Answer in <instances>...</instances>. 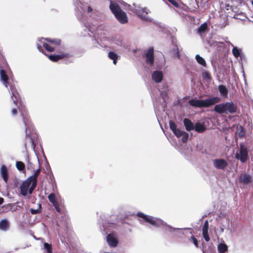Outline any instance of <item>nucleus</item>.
<instances>
[{"label":"nucleus","instance_id":"39","mask_svg":"<svg viewBox=\"0 0 253 253\" xmlns=\"http://www.w3.org/2000/svg\"><path fill=\"white\" fill-rule=\"evenodd\" d=\"M30 212L33 214H36L40 213V211L39 209L35 210V209H30Z\"/></svg>","mask_w":253,"mask_h":253},{"label":"nucleus","instance_id":"9","mask_svg":"<svg viewBox=\"0 0 253 253\" xmlns=\"http://www.w3.org/2000/svg\"><path fill=\"white\" fill-rule=\"evenodd\" d=\"M144 56L146 57V63L152 66L154 62V49L153 47H150L144 54Z\"/></svg>","mask_w":253,"mask_h":253},{"label":"nucleus","instance_id":"49","mask_svg":"<svg viewBox=\"0 0 253 253\" xmlns=\"http://www.w3.org/2000/svg\"><path fill=\"white\" fill-rule=\"evenodd\" d=\"M252 4H253V1H252Z\"/></svg>","mask_w":253,"mask_h":253},{"label":"nucleus","instance_id":"41","mask_svg":"<svg viewBox=\"0 0 253 253\" xmlns=\"http://www.w3.org/2000/svg\"><path fill=\"white\" fill-rule=\"evenodd\" d=\"M175 52H176V54H175V56H176L178 58H179L180 54L179 53L178 48L177 45H175Z\"/></svg>","mask_w":253,"mask_h":253},{"label":"nucleus","instance_id":"28","mask_svg":"<svg viewBox=\"0 0 253 253\" xmlns=\"http://www.w3.org/2000/svg\"><path fill=\"white\" fill-rule=\"evenodd\" d=\"M208 28L207 24L206 23H204L202 24L197 29V33L199 34H201L202 33L205 32Z\"/></svg>","mask_w":253,"mask_h":253},{"label":"nucleus","instance_id":"32","mask_svg":"<svg viewBox=\"0 0 253 253\" xmlns=\"http://www.w3.org/2000/svg\"><path fill=\"white\" fill-rule=\"evenodd\" d=\"M44 249L46 250V253H52V246L51 244L44 243Z\"/></svg>","mask_w":253,"mask_h":253},{"label":"nucleus","instance_id":"18","mask_svg":"<svg viewBox=\"0 0 253 253\" xmlns=\"http://www.w3.org/2000/svg\"><path fill=\"white\" fill-rule=\"evenodd\" d=\"M0 173L3 180L5 182L7 183L8 179V173L6 167L4 165H2L1 167Z\"/></svg>","mask_w":253,"mask_h":253},{"label":"nucleus","instance_id":"29","mask_svg":"<svg viewBox=\"0 0 253 253\" xmlns=\"http://www.w3.org/2000/svg\"><path fill=\"white\" fill-rule=\"evenodd\" d=\"M227 248L228 247L226 244L222 243L220 244L218 247V251L220 253H224L227 251Z\"/></svg>","mask_w":253,"mask_h":253},{"label":"nucleus","instance_id":"37","mask_svg":"<svg viewBox=\"0 0 253 253\" xmlns=\"http://www.w3.org/2000/svg\"><path fill=\"white\" fill-rule=\"evenodd\" d=\"M169 130L174 134V122L171 120L169 121Z\"/></svg>","mask_w":253,"mask_h":253},{"label":"nucleus","instance_id":"15","mask_svg":"<svg viewBox=\"0 0 253 253\" xmlns=\"http://www.w3.org/2000/svg\"><path fill=\"white\" fill-rule=\"evenodd\" d=\"M107 241L110 246L112 247H116L118 243L117 239L112 234H109L107 236Z\"/></svg>","mask_w":253,"mask_h":253},{"label":"nucleus","instance_id":"21","mask_svg":"<svg viewBox=\"0 0 253 253\" xmlns=\"http://www.w3.org/2000/svg\"><path fill=\"white\" fill-rule=\"evenodd\" d=\"M9 228V223L6 219H3L0 221V229L6 231Z\"/></svg>","mask_w":253,"mask_h":253},{"label":"nucleus","instance_id":"48","mask_svg":"<svg viewBox=\"0 0 253 253\" xmlns=\"http://www.w3.org/2000/svg\"><path fill=\"white\" fill-rule=\"evenodd\" d=\"M243 133H244V132H242H242H241L240 133V134H239L240 136H243L244 135V134H243Z\"/></svg>","mask_w":253,"mask_h":253},{"label":"nucleus","instance_id":"22","mask_svg":"<svg viewBox=\"0 0 253 253\" xmlns=\"http://www.w3.org/2000/svg\"><path fill=\"white\" fill-rule=\"evenodd\" d=\"M218 91L220 95L223 97H227L228 95V89L226 87L222 84L218 86Z\"/></svg>","mask_w":253,"mask_h":253},{"label":"nucleus","instance_id":"38","mask_svg":"<svg viewBox=\"0 0 253 253\" xmlns=\"http://www.w3.org/2000/svg\"><path fill=\"white\" fill-rule=\"evenodd\" d=\"M203 77L204 78H205V79H211V76H210V74L208 73V72H205L203 73Z\"/></svg>","mask_w":253,"mask_h":253},{"label":"nucleus","instance_id":"36","mask_svg":"<svg viewBox=\"0 0 253 253\" xmlns=\"http://www.w3.org/2000/svg\"><path fill=\"white\" fill-rule=\"evenodd\" d=\"M31 187L29 188V189H28V192H29V194H32L34 191V190L35 189L36 186H37V182H31Z\"/></svg>","mask_w":253,"mask_h":253},{"label":"nucleus","instance_id":"46","mask_svg":"<svg viewBox=\"0 0 253 253\" xmlns=\"http://www.w3.org/2000/svg\"><path fill=\"white\" fill-rule=\"evenodd\" d=\"M169 2H170L172 5H174V0H168Z\"/></svg>","mask_w":253,"mask_h":253},{"label":"nucleus","instance_id":"16","mask_svg":"<svg viewBox=\"0 0 253 253\" xmlns=\"http://www.w3.org/2000/svg\"><path fill=\"white\" fill-rule=\"evenodd\" d=\"M0 79L3 82V84H4V85L7 87L9 84H8V80L9 78L6 74V73L5 71L3 69H0Z\"/></svg>","mask_w":253,"mask_h":253},{"label":"nucleus","instance_id":"6","mask_svg":"<svg viewBox=\"0 0 253 253\" xmlns=\"http://www.w3.org/2000/svg\"><path fill=\"white\" fill-rule=\"evenodd\" d=\"M235 158L242 163L246 162L249 159L248 148L245 145L240 144L239 150L237 151Z\"/></svg>","mask_w":253,"mask_h":253},{"label":"nucleus","instance_id":"47","mask_svg":"<svg viewBox=\"0 0 253 253\" xmlns=\"http://www.w3.org/2000/svg\"><path fill=\"white\" fill-rule=\"evenodd\" d=\"M142 11H143V12H146V13H147V12L146 11L145 8H142Z\"/></svg>","mask_w":253,"mask_h":253},{"label":"nucleus","instance_id":"40","mask_svg":"<svg viewBox=\"0 0 253 253\" xmlns=\"http://www.w3.org/2000/svg\"><path fill=\"white\" fill-rule=\"evenodd\" d=\"M11 114L13 116L17 115L18 114V109L17 108H13L11 110Z\"/></svg>","mask_w":253,"mask_h":253},{"label":"nucleus","instance_id":"30","mask_svg":"<svg viewBox=\"0 0 253 253\" xmlns=\"http://www.w3.org/2000/svg\"><path fill=\"white\" fill-rule=\"evenodd\" d=\"M42 46L48 51L53 52L55 50V47L50 45L46 42H42Z\"/></svg>","mask_w":253,"mask_h":253},{"label":"nucleus","instance_id":"24","mask_svg":"<svg viewBox=\"0 0 253 253\" xmlns=\"http://www.w3.org/2000/svg\"><path fill=\"white\" fill-rule=\"evenodd\" d=\"M41 172V169L39 168L35 171L33 175L30 176L28 178L33 182H37L38 177L39 175Z\"/></svg>","mask_w":253,"mask_h":253},{"label":"nucleus","instance_id":"34","mask_svg":"<svg viewBox=\"0 0 253 253\" xmlns=\"http://www.w3.org/2000/svg\"><path fill=\"white\" fill-rule=\"evenodd\" d=\"M48 198L50 202L53 204V205H55L56 203L55 194L54 193L50 194L48 196Z\"/></svg>","mask_w":253,"mask_h":253},{"label":"nucleus","instance_id":"2","mask_svg":"<svg viewBox=\"0 0 253 253\" xmlns=\"http://www.w3.org/2000/svg\"><path fill=\"white\" fill-rule=\"evenodd\" d=\"M237 106L233 102H227L215 105L214 111L218 114H234L237 112Z\"/></svg>","mask_w":253,"mask_h":253},{"label":"nucleus","instance_id":"5","mask_svg":"<svg viewBox=\"0 0 253 253\" xmlns=\"http://www.w3.org/2000/svg\"><path fill=\"white\" fill-rule=\"evenodd\" d=\"M20 116L23 118V121L24 124L25 125V132L26 134V137L27 138H30V143H32V145L33 147H35L34 144V140L31 137V135L28 133V129H30L31 127H33V123L31 121V119L30 116L29 114L28 111L27 109H23L20 110Z\"/></svg>","mask_w":253,"mask_h":253},{"label":"nucleus","instance_id":"33","mask_svg":"<svg viewBox=\"0 0 253 253\" xmlns=\"http://www.w3.org/2000/svg\"><path fill=\"white\" fill-rule=\"evenodd\" d=\"M232 53H233V54L234 55V56L236 58H238L240 55V51L236 47H234L233 48Z\"/></svg>","mask_w":253,"mask_h":253},{"label":"nucleus","instance_id":"4","mask_svg":"<svg viewBox=\"0 0 253 253\" xmlns=\"http://www.w3.org/2000/svg\"><path fill=\"white\" fill-rule=\"evenodd\" d=\"M110 9L116 19L122 24H126L128 22L126 14L120 7L117 2L111 0Z\"/></svg>","mask_w":253,"mask_h":253},{"label":"nucleus","instance_id":"3","mask_svg":"<svg viewBox=\"0 0 253 253\" xmlns=\"http://www.w3.org/2000/svg\"><path fill=\"white\" fill-rule=\"evenodd\" d=\"M220 99L218 97H212L204 100L192 99L188 101L189 104L193 107L206 108L219 102Z\"/></svg>","mask_w":253,"mask_h":253},{"label":"nucleus","instance_id":"17","mask_svg":"<svg viewBox=\"0 0 253 253\" xmlns=\"http://www.w3.org/2000/svg\"><path fill=\"white\" fill-rule=\"evenodd\" d=\"M183 124L187 131H190L194 129V125L190 119L185 118L183 120Z\"/></svg>","mask_w":253,"mask_h":253},{"label":"nucleus","instance_id":"27","mask_svg":"<svg viewBox=\"0 0 253 253\" xmlns=\"http://www.w3.org/2000/svg\"><path fill=\"white\" fill-rule=\"evenodd\" d=\"M195 58L197 61V62L203 66L206 67L207 66L206 62L205 59L199 55H196Z\"/></svg>","mask_w":253,"mask_h":253},{"label":"nucleus","instance_id":"10","mask_svg":"<svg viewBox=\"0 0 253 253\" xmlns=\"http://www.w3.org/2000/svg\"><path fill=\"white\" fill-rule=\"evenodd\" d=\"M32 182L33 181L28 178L22 182V184L20 186V193L22 195L26 196L27 195L28 189Z\"/></svg>","mask_w":253,"mask_h":253},{"label":"nucleus","instance_id":"35","mask_svg":"<svg viewBox=\"0 0 253 253\" xmlns=\"http://www.w3.org/2000/svg\"><path fill=\"white\" fill-rule=\"evenodd\" d=\"M189 241L190 242H193V243L194 244V245L196 247H197V248L198 247V246H199L198 241L197 239H196V238L194 236L192 235L189 239Z\"/></svg>","mask_w":253,"mask_h":253},{"label":"nucleus","instance_id":"1","mask_svg":"<svg viewBox=\"0 0 253 253\" xmlns=\"http://www.w3.org/2000/svg\"><path fill=\"white\" fill-rule=\"evenodd\" d=\"M37 47L40 52L47 56L48 59L53 62H56L61 59L65 60L66 64L73 62V60L70 59L73 56V55L70 53L60 51L58 52V54L48 55L43 49L41 45L38 43L37 44Z\"/></svg>","mask_w":253,"mask_h":253},{"label":"nucleus","instance_id":"42","mask_svg":"<svg viewBox=\"0 0 253 253\" xmlns=\"http://www.w3.org/2000/svg\"><path fill=\"white\" fill-rule=\"evenodd\" d=\"M54 206L55 207L56 211H58V212H60V209L59 207L58 206H56L55 205H54Z\"/></svg>","mask_w":253,"mask_h":253},{"label":"nucleus","instance_id":"44","mask_svg":"<svg viewBox=\"0 0 253 253\" xmlns=\"http://www.w3.org/2000/svg\"><path fill=\"white\" fill-rule=\"evenodd\" d=\"M4 200L2 198L0 197V205L3 203Z\"/></svg>","mask_w":253,"mask_h":253},{"label":"nucleus","instance_id":"25","mask_svg":"<svg viewBox=\"0 0 253 253\" xmlns=\"http://www.w3.org/2000/svg\"><path fill=\"white\" fill-rule=\"evenodd\" d=\"M108 57L111 59V60H113V63L116 65V63H117V61L118 59V55L113 52V51H110L108 53Z\"/></svg>","mask_w":253,"mask_h":253},{"label":"nucleus","instance_id":"45","mask_svg":"<svg viewBox=\"0 0 253 253\" xmlns=\"http://www.w3.org/2000/svg\"><path fill=\"white\" fill-rule=\"evenodd\" d=\"M179 6V5L178 2L177 1H176V0H175V7H178Z\"/></svg>","mask_w":253,"mask_h":253},{"label":"nucleus","instance_id":"13","mask_svg":"<svg viewBox=\"0 0 253 253\" xmlns=\"http://www.w3.org/2000/svg\"><path fill=\"white\" fill-rule=\"evenodd\" d=\"M152 79L156 83H161L163 79V74L161 71H155L152 75Z\"/></svg>","mask_w":253,"mask_h":253},{"label":"nucleus","instance_id":"11","mask_svg":"<svg viewBox=\"0 0 253 253\" xmlns=\"http://www.w3.org/2000/svg\"><path fill=\"white\" fill-rule=\"evenodd\" d=\"M175 135L177 137L179 138L183 143L186 142L189 138V134L187 132L184 131L180 130L178 129H176L175 125Z\"/></svg>","mask_w":253,"mask_h":253},{"label":"nucleus","instance_id":"8","mask_svg":"<svg viewBox=\"0 0 253 253\" xmlns=\"http://www.w3.org/2000/svg\"><path fill=\"white\" fill-rule=\"evenodd\" d=\"M137 215L141 218L140 219L141 222H146L154 226L157 225L156 220L151 216L147 215L140 212H138Z\"/></svg>","mask_w":253,"mask_h":253},{"label":"nucleus","instance_id":"31","mask_svg":"<svg viewBox=\"0 0 253 253\" xmlns=\"http://www.w3.org/2000/svg\"><path fill=\"white\" fill-rule=\"evenodd\" d=\"M16 167L17 169L20 171L23 170L25 168L24 163L21 161H17L16 163Z\"/></svg>","mask_w":253,"mask_h":253},{"label":"nucleus","instance_id":"20","mask_svg":"<svg viewBox=\"0 0 253 253\" xmlns=\"http://www.w3.org/2000/svg\"><path fill=\"white\" fill-rule=\"evenodd\" d=\"M194 129L198 133H202L206 130V127L203 124L198 122L194 125Z\"/></svg>","mask_w":253,"mask_h":253},{"label":"nucleus","instance_id":"43","mask_svg":"<svg viewBox=\"0 0 253 253\" xmlns=\"http://www.w3.org/2000/svg\"><path fill=\"white\" fill-rule=\"evenodd\" d=\"M92 11V8L90 6H88L87 8V11L88 12H91Z\"/></svg>","mask_w":253,"mask_h":253},{"label":"nucleus","instance_id":"7","mask_svg":"<svg viewBox=\"0 0 253 253\" xmlns=\"http://www.w3.org/2000/svg\"><path fill=\"white\" fill-rule=\"evenodd\" d=\"M9 92L14 104L17 106L18 101L20 98V96L16 86L14 85H10L9 88Z\"/></svg>","mask_w":253,"mask_h":253},{"label":"nucleus","instance_id":"12","mask_svg":"<svg viewBox=\"0 0 253 253\" xmlns=\"http://www.w3.org/2000/svg\"><path fill=\"white\" fill-rule=\"evenodd\" d=\"M214 167L219 169H224L228 165V163L223 159H216L213 160Z\"/></svg>","mask_w":253,"mask_h":253},{"label":"nucleus","instance_id":"23","mask_svg":"<svg viewBox=\"0 0 253 253\" xmlns=\"http://www.w3.org/2000/svg\"><path fill=\"white\" fill-rule=\"evenodd\" d=\"M44 39L45 41H46L49 43L52 44L56 46L60 45L61 43V41L59 39L45 38Z\"/></svg>","mask_w":253,"mask_h":253},{"label":"nucleus","instance_id":"26","mask_svg":"<svg viewBox=\"0 0 253 253\" xmlns=\"http://www.w3.org/2000/svg\"><path fill=\"white\" fill-rule=\"evenodd\" d=\"M164 132L165 133L166 137L169 140V142L172 144L173 145L174 143V136L172 134L167 130H164Z\"/></svg>","mask_w":253,"mask_h":253},{"label":"nucleus","instance_id":"14","mask_svg":"<svg viewBox=\"0 0 253 253\" xmlns=\"http://www.w3.org/2000/svg\"><path fill=\"white\" fill-rule=\"evenodd\" d=\"M208 229H209V222L208 220H206L204 222L203 228H202V234L204 238L207 242H209L210 240V238L208 234Z\"/></svg>","mask_w":253,"mask_h":253},{"label":"nucleus","instance_id":"19","mask_svg":"<svg viewBox=\"0 0 253 253\" xmlns=\"http://www.w3.org/2000/svg\"><path fill=\"white\" fill-rule=\"evenodd\" d=\"M239 181L246 184L250 183L252 182L251 177L248 174H242L240 176Z\"/></svg>","mask_w":253,"mask_h":253}]
</instances>
